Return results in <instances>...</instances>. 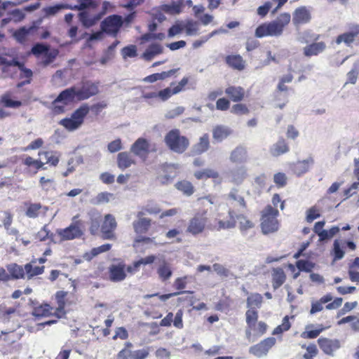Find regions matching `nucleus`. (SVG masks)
<instances>
[{
    "instance_id": "obj_1",
    "label": "nucleus",
    "mask_w": 359,
    "mask_h": 359,
    "mask_svg": "<svg viewBox=\"0 0 359 359\" xmlns=\"http://www.w3.org/2000/svg\"><path fill=\"white\" fill-rule=\"evenodd\" d=\"M39 156H44L46 162L40 159H36L29 155H22L20 156V168L22 173L28 177L35 176L39 171L46 170V164L51 166H57L60 161V156L56 151H41L38 153Z\"/></svg>"
},
{
    "instance_id": "obj_2",
    "label": "nucleus",
    "mask_w": 359,
    "mask_h": 359,
    "mask_svg": "<svg viewBox=\"0 0 359 359\" xmlns=\"http://www.w3.org/2000/svg\"><path fill=\"white\" fill-rule=\"evenodd\" d=\"M107 107V104L104 101L93 104L90 107L87 103L82 104L73 111L71 117L61 119L59 124L68 131H74L83 125L90 110L95 115H99Z\"/></svg>"
},
{
    "instance_id": "obj_3",
    "label": "nucleus",
    "mask_w": 359,
    "mask_h": 359,
    "mask_svg": "<svg viewBox=\"0 0 359 359\" xmlns=\"http://www.w3.org/2000/svg\"><path fill=\"white\" fill-rule=\"evenodd\" d=\"M290 20V13H280L276 20L259 25L255 30V36L258 38L280 36Z\"/></svg>"
},
{
    "instance_id": "obj_4",
    "label": "nucleus",
    "mask_w": 359,
    "mask_h": 359,
    "mask_svg": "<svg viewBox=\"0 0 359 359\" xmlns=\"http://www.w3.org/2000/svg\"><path fill=\"white\" fill-rule=\"evenodd\" d=\"M228 213L229 215L226 219L216 218L215 223L208 226L209 229L211 230L220 231L222 229L233 228L236 223V219L238 220L239 227L242 231H247L254 227V224L252 221L242 214L237 215L233 209L230 208Z\"/></svg>"
},
{
    "instance_id": "obj_5",
    "label": "nucleus",
    "mask_w": 359,
    "mask_h": 359,
    "mask_svg": "<svg viewBox=\"0 0 359 359\" xmlns=\"http://www.w3.org/2000/svg\"><path fill=\"white\" fill-rule=\"evenodd\" d=\"M278 216V210L271 205H267L262 210L260 226L264 234L274 233L279 229Z\"/></svg>"
},
{
    "instance_id": "obj_6",
    "label": "nucleus",
    "mask_w": 359,
    "mask_h": 359,
    "mask_svg": "<svg viewBox=\"0 0 359 359\" xmlns=\"http://www.w3.org/2000/svg\"><path fill=\"white\" fill-rule=\"evenodd\" d=\"M166 146L177 154H183L189 147L188 137L182 135L179 129L170 130L165 136Z\"/></svg>"
},
{
    "instance_id": "obj_7",
    "label": "nucleus",
    "mask_w": 359,
    "mask_h": 359,
    "mask_svg": "<svg viewBox=\"0 0 359 359\" xmlns=\"http://www.w3.org/2000/svg\"><path fill=\"white\" fill-rule=\"evenodd\" d=\"M84 227V222L78 214L72 217V222L69 226L58 229L57 233L62 241L73 240L83 236Z\"/></svg>"
},
{
    "instance_id": "obj_8",
    "label": "nucleus",
    "mask_w": 359,
    "mask_h": 359,
    "mask_svg": "<svg viewBox=\"0 0 359 359\" xmlns=\"http://www.w3.org/2000/svg\"><path fill=\"white\" fill-rule=\"evenodd\" d=\"M77 100L76 86H72L60 93L52 102L53 111L56 114L65 112V106Z\"/></svg>"
},
{
    "instance_id": "obj_9",
    "label": "nucleus",
    "mask_w": 359,
    "mask_h": 359,
    "mask_svg": "<svg viewBox=\"0 0 359 359\" xmlns=\"http://www.w3.org/2000/svg\"><path fill=\"white\" fill-rule=\"evenodd\" d=\"M208 210H201L194 214V215L189 220L187 227V232L194 236H198L205 230L208 218Z\"/></svg>"
},
{
    "instance_id": "obj_10",
    "label": "nucleus",
    "mask_w": 359,
    "mask_h": 359,
    "mask_svg": "<svg viewBox=\"0 0 359 359\" xmlns=\"http://www.w3.org/2000/svg\"><path fill=\"white\" fill-rule=\"evenodd\" d=\"M333 299L331 293H327L321 297L319 299L312 302L310 309V314L313 315L318 312H320L324 309V304H327L325 309L327 310H333L339 308L343 302L341 297H336L332 302Z\"/></svg>"
},
{
    "instance_id": "obj_11",
    "label": "nucleus",
    "mask_w": 359,
    "mask_h": 359,
    "mask_svg": "<svg viewBox=\"0 0 359 359\" xmlns=\"http://www.w3.org/2000/svg\"><path fill=\"white\" fill-rule=\"evenodd\" d=\"M179 166L174 163H162L158 168L156 180L161 185L170 184L178 175Z\"/></svg>"
},
{
    "instance_id": "obj_12",
    "label": "nucleus",
    "mask_w": 359,
    "mask_h": 359,
    "mask_svg": "<svg viewBox=\"0 0 359 359\" xmlns=\"http://www.w3.org/2000/svg\"><path fill=\"white\" fill-rule=\"evenodd\" d=\"M38 28L34 25V22L29 26H23L16 29L13 36L20 44L25 46L36 40Z\"/></svg>"
},
{
    "instance_id": "obj_13",
    "label": "nucleus",
    "mask_w": 359,
    "mask_h": 359,
    "mask_svg": "<svg viewBox=\"0 0 359 359\" xmlns=\"http://www.w3.org/2000/svg\"><path fill=\"white\" fill-rule=\"evenodd\" d=\"M99 85L98 81L82 80L80 83V87H76L77 100H86L97 95L100 92Z\"/></svg>"
},
{
    "instance_id": "obj_14",
    "label": "nucleus",
    "mask_w": 359,
    "mask_h": 359,
    "mask_svg": "<svg viewBox=\"0 0 359 359\" xmlns=\"http://www.w3.org/2000/svg\"><path fill=\"white\" fill-rule=\"evenodd\" d=\"M123 25L122 18L120 15H112L107 17L101 22V29L102 32L116 36Z\"/></svg>"
},
{
    "instance_id": "obj_15",
    "label": "nucleus",
    "mask_w": 359,
    "mask_h": 359,
    "mask_svg": "<svg viewBox=\"0 0 359 359\" xmlns=\"http://www.w3.org/2000/svg\"><path fill=\"white\" fill-rule=\"evenodd\" d=\"M126 271L129 273H132L134 269L131 266H128L126 268V264L123 262L116 264H111L109 267V276L110 280L113 282H120L123 280L126 277Z\"/></svg>"
},
{
    "instance_id": "obj_16",
    "label": "nucleus",
    "mask_w": 359,
    "mask_h": 359,
    "mask_svg": "<svg viewBox=\"0 0 359 359\" xmlns=\"http://www.w3.org/2000/svg\"><path fill=\"white\" fill-rule=\"evenodd\" d=\"M318 345L320 350L327 355L333 356L334 353L339 350L341 345L338 339H331L321 337L317 340Z\"/></svg>"
},
{
    "instance_id": "obj_17",
    "label": "nucleus",
    "mask_w": 359,
    "mask_h": 359,
    "mask_svg": "<svg viewBox=\"0 0 359 359\" xmlns=\"http://www.w3.org/2000/svg\"><path fill=\"white\" fill-rule=\"evenodd\" d=\"M276 342V340L274 337L266 338L259 343L252 346L249 349V352L258 358L266 355Z\"/></svg>"
},
{
    "instance_id": "obj_18",
    "label": "nucleus",
    "mask_w": 359,
    "mask_h": 359,
    "mask_svg": "<svg viewBox=\"0 0 359 359\" xmlns=\"http://www.w3.org/2000/svg\"><path fill=\"white\" fill-rule=\"evenodd\" d=\"M116 226L115 217L111 214L106 215L100 229L102 238L104 239H114L116 238L114 231Z\"/></svg>"
},
{
    "instance_id": "obj_19",
    "label": "nucleus",
    "mask_w": 359,
    "mask_h": 359,
    "mask_svg": "<svg viewBox=\"0 0 359 359\" xmlns=\"http://www.w3.org/2000/svg\"><path fill=\"white\" fill-rule=\"evenodd\" d=\"M189 79L184 77L177 84L172 83L170 86H175L172 89L170 88H166L160 90L158 93V97L163 101L168 100L172 95H175L184 90V87L187 85Z\"/></svg>"
},
{
    "instance_id": "obj_20",
    "label": "nucleus",
    "mask_w": 359,
    "mask_h": 359,
    "mask_svg": "<svg viewBox=\"0 0 359 359\" xmlns=\"http://www.w3.org/2000/svg\"><path fill=\"white\" fill-rule=\"evenodd\" d=\"M57 307L54 309V316L61 318L66 315L65 306L68 304V292L62 290L56 292L55 294Z\"/></svg>"
},
{
    "instance_id": "obj_21",
    "label": "nucleus",
    "mask_w": 359,
    "mask_h": 359,
    "mask_svg": "<svg viewBox=\"0 0 359 359\" xmlns=\"http://www.w3.org/2000/svg\"><path fill=\"white\" fill-rule=\"evenodd\" d=\"M130 151L135 155L145 159L149 153V142L144 138L140 137L132 144Z\"/></svg>"
},
{
    "instance_id": "obj_22",
    "label": "nucleus",
    "mask_w": 359,
    "mask_h": 359,
    "mask_svg": "<svg viewBox=\"0 0 359 359\" xmlns=\"http://www.w3.org/2000/svg\"><path fill=\"white\" fill-rule=\"evenodd\" d=\"M143 214L142 212H138L137 217L139 219L133 222V226L137 235L146 234L151 227V219L147 217H141Z\"/></svg>"
},
{
    "instance_id": "obj_23",
    "label": "nucleus",
    "mask_w": 359,
    "mask_h": 359,
    "mask_svg": "<svg viewBox=\"0 0 359 359\" xmlns=\"http://www.w3.org/2000/svg\"><path fill=\"white\" fill-rule=\"evenodd\" d=\"M327 48L324 41L313 42L303 48V55L306 57L317 56L323 53Z\"/></svg>"
},
{
    "instance_id": "obj_24",
    "label": "nucleus",
    "mask_w": 359,
    "mask_h": 359,
    "mask_svg": "<svg viewBox=\"0 0 359 359\" xmlns=\"http://www.w3.org/2000/svg\"><path fill=\"white\" fill-rule=\"evenodd\" d=\"M359 35V25H354L351 28L349 32L339 34L335 39L337 45L344 43L346 46H350L354 41L355 37Z\"/></svg>"
},
{
    "instance_id": "obj_25",
    "label": "nucleus",
    "mask_w": 359,
    "mask_h": 359,
    "mask_svg": "<svg viewBox=\"0 0 359 359\" xmlns=\"http://www.w3.org/2000/svg\"><path fill=\"white\" fill-rule=\"evenodd\" d=\"M311 13L306 7L302 6L294 10L293 13L292 22L295 26L306 24L310 22Z\"/></svg>"
},
{
    "instance_id": "obj_26",
    "label": "nucleus",
    "mask_w": 359,
    "mask_h": 359,
    "mask_svg": "<svg viewBox=\"0 0 359 359\" xmlns=\"http://www.w3.org/2000/svg\"><path fill=\"white\" fill-rule=\"evenodd\" d=\"M248 158V149L243 145H238L235 147L229 156V160L233 163H243L246 162Z\"/></svg>"
},
{
    "instance_id": "obj_27",
    "label": "nucleus",
    "mask_w": 359,
    "mask_h": 359,
    "mask_svg": "<svg viewBox=\"0 0 359 359\" xmlns=\"http://www.w3.org/2000/svg\"><path fill=\"white\" fill-rule=\"evenodd\" d=\"M224 93L229 100L233 102H240L245 97V90L241 86H229L225 89Z\"/></svg>"
},
{
    "instance_id": "obj_28",
    "label": "nucleus",
    "mask_w": 359,
    "mask_h": 359,
    "mask_svg": "<svg viewBox=\"0 0 359 359\" xmlns=\"http://www.w3.org/2000/svg\"><path fill=\"white\" fill-rule=\"evenodd\" d=\"M290 151V146L283 137H280L278 141L269 148V152L273 157H278Z\"/></svg>"
},
{
    "instance_id": "obj_29",
    "label": "nucleus",
    "mask_w": 359,
    "mask_h": 359,
    "mask_svg": "<svg viewBox=\"0 0 359 359\" xmlns=\"http://www.w3.org/2000/svg\"><path fill=\"white\" fill-rule=\"evenodd\" d=\"M210 148V139L207 133L203 134L198 141L193 146L192 156H198L206 152Z\"/></svg>"
},
{
    "instance_id": "obj_30",
    "label": "nucleus",
    "mask_w": 359,
    "mask_h": 359,
    "mask_svg": "<svg viewBox=\"0 0 359 359\" xmlns=\"http://www.w3.org/2000/svg\"><path fill=\"white\" fill-rule=\"evenodd\" d=\"M314 327L313 324L307 325L305 330L301 333L300 337L304 339H316L327 328L322 324L317 325L316 329H313Z\"/></svg>"
},
{
    "instance_id": "obj_31",
    "label": "nucleus",
    "mask_w": 359,
    "mask_h": 359,
    "mask_svg": "<svg viewBox=\"0 0 359 359\" xmlns=\"http://www.w3.org/2000/svg\"><path fill=\"white\" fill-rule=\"evenodd\" d=\"M225 62L229 67L238 71H243L245 67V61L238 54L226 55Z\"/></svg>"
},
{
    "instance_id": "obj_32",
    "label": "nucleus",
    "mask_w": 359,
    "mask_h": 359,
    "mask_svg": "<svg viewBox=\"0 0 359 359\" xmlns=\"http://www.w3.org/2000/svg\"><path fill=\"white\" fill-rule=\"evenodd\" d=\"M35 260H32L24 265L25 278L31 280L34 277L43 273L45 270L44 266H34Z\"/></svg>"
},
{
    "instance_id": "obj_33",
    "label": "nucleus",
    "mask_w": 359,
    "mask_h": 359,
    "mask_svg": "<svg viewBox=\"0 0 359 359\" xmlns=\"http://www.w3.org/2000/svg\"><path fill=\"white\" fill-rule=\"evenodd\" d=\"M232 133L233 130L229 127L223 125H217L212 129V137L217 142H222Z\"/></svg>"
},
{
    "instance_id": "obj_34",
    "label": "nucleus",
    "mask_w": 359,
    "mask_h": 359,
    "mask_svg": "<svg viewBox=\"0 0 359 359\" xmlns=\"http://www.w3.org/2000/svg\"><path fill=\"white\" fill-rule=\"evenodd\" d=\"M228 205L233 206L238 203V206L242 209L247 208V204L243 196L239 194V191L237 189H232L227 196Z\"/></svg>"
},
{
    "instance_id": "obj_35",
    "label": "nucleus",
    "mask_w": 359,
    "mask_h": 359,
    "mask_svg": "<svg viewBox=\"0 0 359 359\" xmlns=\"http://www.w3.org/2000/svg\"><path fill=\"white\" fill-rule=\"evenodd\" d=\"M6 269L8 276H10V280L25 278L24 266L13 263L7 265Z\"/></svg>"
},
{
    "instance_id": "obj_36",
    "label": "nucleus",
    "mask_w": 359,
    "mask_h": 359,
    "mask_svg": "<svg viewBox=\"0 0 359 359\" xmlns=\"http://www.w3.org/2000/svg\"><path fill=\"white\" fill-rule=\"evenodd\" d=\"M27 207L25 215L29 218H36L39 216L41 212H45L47 208L43 207L40 203H25Z\"/></svg>"
},
{
    "instance_id": "obj_37",
    "label": "nucleus",
    "mask_w": 359,
    "mask_h": 359,
    "mask_svg": "<svg viewBox=\"0 0 359 359\" xmlns=\"http://www.w3.org/2000/svg\"><path fill=\"white\" fill-rule=\"evenodd\" d=\"M32 315L36 318L54 316V308L47 303L41 304L34 307Z\"/></svg>"
},
{
    "instance_id": "obj_38",
    "label": "nucleus",
    "mask_w": 359,
    "mask_h": 359,
    "mask_svg": "<svg viewBox=\"0 0 359 359\" xmlns=\"http://www.w3.org/2000/svg\"><path fill=\"white\" fill-rule=\"evenodd\" d=\"M134 164H135V161L130 153L123 151L118 154L117 165L121 170H125Z\"/></svg>"
},
{
    "instance_id": "obj_39",
    "label": "nucleus",
    "mask_w": 359,
    "mask_h": 359,
    "mask_svg": "<svg viewBox=\"0 0 359 359\" xmlns=\"http://www.w3.org/2000/svg\"><path fill=\"white\" fill-rule=\"evenodd\" d=\"M272 286L274 290L279 288L286 280V275L282 268H273L271 273Z\"/></svg>"
},
{
    "instance_id": "obj_40",
    "label": "nucleus",
    "mask_w": 359,
    "mask_h": 359,
    "mask_svg": "<svg viewBox=\"0 0 359 359\" xmlns=\"http://www.w3.org/2000/svg\"><path fill=\"white\" fill-rule=\"evenodd\" d=\"M163 48L161 44L152 43L145 50L142 54V57L147 60H151L154 56L163 53Z\"/></svg>"
},
{
    "instance_id": "obj_41",
    "label": "nucleus",
    "mask_w": 359,
    "mask_h": 359,
    "mask_svg": "<svg viewBox=\"0 0 359 359\" xmlns=\"http://www.w3.org/2000/svg\"><path fill=\"white\" fill-rule=\"evenodd\" d=\"M194 177L198 180L207 179H217L219 177V172L212 168H205L197 170L194 173Z\"/></svg>"
},
{
    "instance_id": "obj_42",
    "label": "nucleus",
    "mask_w": 359,
    "mask_h": 359,
    "mask_svg": "<svg viewBox=\"0 0 359 359\" xmlns=\"http://www.w3.org/2000/svg\"><path fill=\"white\" fill-rule=\"evenodd\" d=\"M175 187L178 191H181L184 195L187 196H191L195 191L192 183L186 180L178 181L175 184Z\"/></svg>"
},
{
    "instance_id": "obj_43",
    "label": "nucleus",
    "mask_w": 359,
    "mask_h": 359,
    "mask_svg": "<svg viewBox=\"0 0 359 359\" xmlns=\"http://www.w3.org/2000/svg\"><path fill=\"white\" fill-rule=\"evenodd\" d=\"M301 347L306 351L303 355L304 359H314L318 354V349L314 343H310L309 345L304 344Z\"/></svg>"
},
{
    "instance_id": "obj_44",
    "label": "nucleus",
    "mask_w": 359,
    "mask_h": 359,
    "mask_svg": "<svg viewBox=\"0 0 359 359\" xmlns=\"http://www.w3.org/2000/svg\"><path fill=\"white\" fill-rule=\"evenodd\" d=\"M245 319L248 327L254 328L258 319V312L254 308L249 309L245 312Z\"/></svg>"
},
{
    "instance_id": "obj_45",
    "label": "nucleus",
    "mask_w": 359,
    "mask_h": 359,
    "mask_svg": "<svg viewBox=\"0 0 359 359\" xmlns=\"http://www.w3.org/2000/svg\"><path fill=\"white\" fill-rule=\"evenodd\" d=\"M157 273L162 281L168 280L172 276V271L167 263L160 265L157 269Z\"/></svg>"
},
{
    "instance_id": "obj_46",
    "label": "nucleus",
    "mask_w": 359,
    "mask_h": 359,
    "mask_svg": "<svg viewBox=\"0 0 359 359\" xmlns=\"http://www.w3.org/2000/svg\"><path fill=\"white\" fill-rule=\"evenodd\" d=\"M232 182L235 184H241L248 177L247 169L244 167L239 168L232 172Z\"/></svg>"
},
{
    "instance_id": "obj_47",
    "label": "nucleus",
    "mask_w": 359,
    "mask_h": 359,
    "mask_svg": "<svg viewBox=\"0 0 359 359\" xmlns=\"http://www.w3.org/2000/svg\"><path fill=\"white\" fill-rule=\"evenodd\" d=\"M246 302L248 307L260 308L263 302V297L259 293H253L247 298Z\"/></svg>"
},
{
    "instance_id": "obj_48",
    "label": "nucleus",
    "mask_w": 359,
    "mask_h": 359,
    "mask_svg": "<svg viewBox=\"0 0 359 359\" xmlns=\"http://www.w3.org/2000/svg\"><path fill=\"white\" fill-rule=\"evenodd\" d=\"M291 327V323L290 322V317L288 316H285L283 320L282 323L278 325L273 331L272 334L273 335L280 334L284 332L289 330Z\"/></svg>"
},
{
    "instance_id": "obj_49",
    "label": "nucleus",
    "mask_w": 359,
    "mask_h": 359,
    "mask_svg": "<svg viewBox=\"0 0 359 359\" xmlns=\"http://www.w3.org/2000/svg\"><path fill=\"white\" fill-rule=\"evenodd\" d=\"M325 224V221H320L316 222L313 227V231L319 236L320 241L327 240V230L323 229Z\"/></svg>"
},
{
    "instance_id": "obj_50",
    "label": "nucleus",
    "mask_w": 359,
    "mask_h": 359,
    "mask_svg": "<svg viewBox=\"0 0 359 359\" xmlns=\"http://www.w3.org/2000/svg\"><path fill=\"white\" fill-rule=\"evenodd\" d=\"M331 255L333 256L334 261L342 259L344 255V251L341 248L340 243L338 240L334 241Z\"/></svg>"
},
{
    "instance_id": "obj_51",
    "label": "nucleus",
    "mask_w": 359,
    "mask_h": 359,
    "mask_svg": "<svg viewBox=\"0 0 359 359\" xmlns=\"http://www.w3.org/2000/svg\"><path fill=\"white\" fill-rule=\"evenodd\" d=\"M273 182L278 188H283L287 184V177L284 172H278L274 174Z\"/></svg>"
},
{
    "instance_id": "obj_52",
    "label": "nucleus",
    "mask_w": 359,
    "mask_h": 359,
    "mask_svg": "<svg viewBox=\"0 0 359 359\" xmlns=\"http://www.w3.org/2000/svg\"><path fill=\"white\" fill-rule=\"evenodd\" d=\"M79 19L83 25L87 27L93 26L96 21V19L93 18L87 11L81 12L79 13Z\"/></svg>"
},
{
    "instance_id": "obj_53",
    "label": "nucleus",
    "mask_w": 359,
    "mask_h": 359,
    "mask_svg": "<svg viewBox=\"0 0 359 359\" xmlns=\"http://www.w3.org/2000/svg\"><path fill=\"white\" fill-rule=\"evenodd\" d=\"M121 54L123 59L128 57H135L137 55V47L135 45L125 46L121 50Z\"/></svg>"
},
{
    "instance_id": "obj_54",
    "label": "nucleus",
    "mask_w": 359,
    "mask_h": 359,
    "mask_svg": "<svg viewBox=\"0 0 359 359\" xmlns=\"http://www.w3.org/2000/svg\"><path fill=\"white\" fill-rule=\"evenodd\" d=\"M231 112L233 114L241 116L248 114L250 112V111L246 104L237 103L232 106L231 109Z\"/></svg>"
},
{
    "instance_id": "obj_55",
    "label": "nucleus",
    "mask_w": 359,
    "mask_h": 359,
    "mask_svg": "<svg viewBox=\"0 0 359 359\" xmlns=\"http://www.w3.org/2000/svg\"><path fill=\"white\" fill-rule=\"evenodd\" d=\"M0 213H2L3 216H4L1 219L2 225L4 226V227L5 228L6 230L9 231L11 226L12 224V222H13V214L8 210L2 211V212H0Z\"/></svg>"
},
{
    "instance_id": "obj_56",
    "label": "nucleus",
    "mask_w": 359,
    "mask_h": 359,
    "mask_svg": "<svg viewBox=\"0 0 359 359\" xmlns=\"http://www.w3.org/2000/svg\"><path fill=\"white\" fill-rule=\"evenodd\" d=\"M320 213L319 209L316 206H313L307 210L306 219L308 222L311 223L314 219L320 217Z\"/></svg>"
},
{
    "instance_id": "obj_57",
    "label": "nucleus",
    "mask_w": 359,
    "mask_h": 359,
    "mask_svg": "<svg viewBox=\"0 0 359 359\" xmlns=\"http://www.w3.org/2000/svg\"><path fill=\"white\" fill-rule=\"evenodd\" d=\"M49 50V46L43 43H36L32 48V53L35 56L44 55L45 53Z\"/></svg>"
},
{
    "instance_id": "obj_58",
    "label": "nucleus",
    "mask_w": 359,
    "mask_h": 359,
    "mask_svg": "<svg viewBox=\"0 0 359 359\" xmlns=\"http://www.w3.org/2000/svg\"><path fill=\"white\" fill-rule=\"evenodd\" d=\"M1 102L6 107L18 108L22 105V102L18 100H11L8 95H4L1 97Z\"/></svg>"
},
{
    "instance_id": "obj_59",
    "label": "nucleus",
    "mask_w": 359,
    "mask_h": 359,
    "mask_svg": "<svg viewBox=\"0 0 359 359\" xmlns=\"http://www.w3.org/2000/svg\"><path fill=\"white\" fill-rule=\"evenodd\" d=\"M296 266L299 271L306 272L311 271L312 269L313 268V264L304 259L298 260L296 262Z\"/></svg>"
},
{
    "instance_id": "obj_60",
    "label": "nucleus",
    "mask_w": 359,
    "mask_h": 359,
    "mask_svg": "<svg viewBox=\"0 0 359 359\" xmlns=\"http://www.w3.org/2000/svg\"><path fill=\"white\" fill-rule=\"evenodd\" d=\"M36 239L40 241H44L48 238H52L53 234H50V231L47 225H44L36 235Z\"/></svg>"
},
{
    "instance_id": "obj_61",
    "label": "nucleus",
    "mask_w": 359,
    "mask_h": 359,
    "mask_svg": "<svg viewBox=\"0 0 359 359\" xmlns=\"http://www.w3.org/2000/svg\"><path fill=\"white\" fill-rule=\"evenodd\" d=\"M149 355V348L147 347L142 349L136 350L131 352L132 359H145Z\"/></svg>"
},
{
    "instance_id": "obj_62",
    "label": "nucleus",
    "mask_w": 359,
    "mask_h": 359,
    "mask_svg": "<svg viewBox=\"0 0 359 359\" xmlns=\"http://www.w3.org/2000/svg\"><path fill=\"white\" fill-rule=\"evenodd\" d=\"M100 217H90V231L93 235H95L100 230Z\"/></svg>"
},
{
    "instance_id": "obj_63",
    "label": "nucleus",
    "mask_w": 359,
    "mask_h": 359,
    "mask_svg": "<svg viewBox=\"0 0 359 359\" xmlns=\"http://www.w3.org/2000/svg\"><path fill=\"white\" fill-rule=\"evenodd\" d=\"M155 259L156 257L154 255H149L144 258H142L140 260L136 261L133 263V269L136 271L138 269L140 265L151 264L155 261Z\"/></svg>"
},
{
    "instance_id": "obj_64",
    "label": "nucleus",
    "mask_w": 359,
    "mask_h": 359,
    "mask_svg": "<svg viewBox=\"0 0 359 359\" xmlns=\"http://www.w3.org/2000/svg\"><path fill=\"white\" fill-rule=\"evenodd\" d=\"M230 108V100L225 97L219 98L216 102V109L226 111Z\"/></svg>"
}]
</instances>
